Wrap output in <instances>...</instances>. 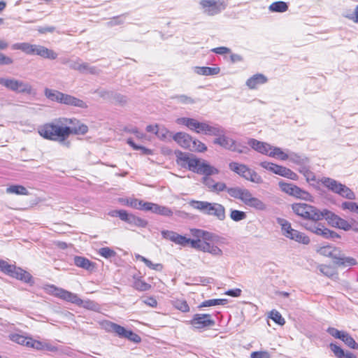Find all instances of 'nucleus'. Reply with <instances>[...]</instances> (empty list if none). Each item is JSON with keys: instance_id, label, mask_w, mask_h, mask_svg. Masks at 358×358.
<instances>
[{"instance_id": "obj_1", "label": "nucleus", "mask_w": 358, "mask_h": 358, "mask_svg": "<svg viewBox=\"0 0 358 358\" xmlns=\"http://www.w3.org/2000/svg\"><path fill=\"white\" fill-rule=\"evenodd\" d=\"M292 210L299 217L310 221L302 225L306 230L327 239L340 238L336 232L327 229L319 222L322 220L323 215L315 206L306 203H295L292 205Z\"/></svg>"}, {"instance_id": "obj_2", "label": "nucleus", "mask_w": 358, "mask_h": 358, "mask_svg": "<svg viewBox=\"0 0 358 358\" xmlns=\"http://www.w3.org/2000/svg\"><path fill=\"white\" fill-rule=\"evenodd\" d=\"M73 122L72 119L59 117L41 127L38 133L46 139L59 141L69 147L70 142L66 140L71 134H85L88 131L87 127L83 124L78 127H69V124Z\"/></svg>"}, {"instance_id": "obj_3", "label": "nucleus", "mask_w": 358, "mask_h": 358, "mask_svg": "<svg viewBox=\"0 0 358 358\" xmlns=\"http://www.w3.org/2000/svg\"><path fill=\"white\" fill-rule=\"evenodd\" d=\"M176 162L182 168L202 175H214L218 173V170L210 166L205 160H200L192 155L181 151H176Z\"/></svg>"}, {"instance_id": "obj_4", "label": "nucleus", "mask_w": 358, "mask_h": 358, "mask_svg": "<svg viewBox=\"0 0 358 358\" xmlns=\"http://www.w3.org/2000/svg\"><path fill=\"white\" fill-rule=\"evenodd\" d=\"M227 192L231 197L241 200L245 206L256 210L264 211L267 209L266 204L259 198L254 196L246 188L231 187L227 189Z\"/></svg>"}, {"instance_id": "obj_5", "label": "nucleus", "mask_w": 358, "mask_h": 358, "mask_svg": "<svg viewBox=\"0 0 358 358\" xmlns=\"http://www.w3.org/2000/svg\"><path fill=\"white\" fill-rule=\"evenodd\" d=\"M189 206L208 215L214 216L217 220L223 221L226 218L225 208L218 203L192 200Z\"/></svg>"}, {"instance_id": "obj_6", "label": "nucleus", "mask_w": 358, "mask_h": 358, "mask_svg": "<svg viewBox=\"0 0 358 358\" xmlns=\"http://www.w3.org/2000/svg\"><path fill=\"white\" fill-rule=\"evenodd\" d=\"M12 49L20 50L27 55H36L45 59H55L57 57V53L54 50L28 43H15L12 45Z\"/></svg>"}, {"instance_id": "obj_7", "label": "nucleus", "mask_w": 358, "mask_h": 358, "mask_svg": "<svg viewBox=\"0 0 358 358\" xmlns=\"http://www.w3.org/2000/svg\"><path fill=\"white\" fill-rule=\"evenodd\" d=\"M248 143L252 149L259 153L271 157H277L283 161L287 160V156L286 153L280 148L273 147L267 143L262 142L255 138L249 139Z\"/></svg>"}, {"instance_id": "obj_8", "label": "nucleus", "mask_w": 358, "mask_h": 358, "mask_svg": "<svg viewBox=\"0 0 358 358\" xmlns=\"http://www.w3.org/2000/svg\"><path fill=\"white\" fill-rule=\"evenodd\" d=\"M229 169L238 174L247 180L260 184L263 182L262 177L254 170L250 169L245 164L236 162H231L229 165Z\"/></svg>"}, {"instance_id": "obj_9", "label": "nucleus", "mask_w": 358, "mask_h": 358, "mask_svg": "<svg viewBox=\"0 0 358 358\" xmlns=\"http://www.w3.org/2000/svg\"><path fill=\"white\" fill-rule=\"evenodd\" d=\"M108 215L113 217H119L121 220L127 222L131 226L138 227H145L148 222L132 213H129L125 210H114L108 213Z\"/></svg>"}, {"instance_id": "obj_10", "label": "nucleus", "mask_w": 358, "mask_h": 358, "mask_svg": "<svg viewBox=\"0 0 358 358\" xmlns=\"http://www.w3.org/2000/svg\"><path fill=\"white\" fill-rule=\"evenodd\" d=\"M104 328L108 332H114L119 337L127 338L128 340L134 343H138L141 341V337L138 334H135L131 330H127L124 327L112 322H106L104 324Z\"/></svg>"}, {"instance_id": "obj_11", "label": "nucleus", "mask_w": 358, "mask_h": 358, "mask_svg": "<svg viewBox=\"0 0 358 358\" xmlns=\"http://www.w3.org/2000/svg\"><path fill=\"white\" fill-rule=\"evenodd\" d=\"M45 94L46 97L51 101H55L59 103L82 108L85 106V103L82 100L76 99L72 96L63 94L60 91H45Z\"/></svg>"}, {"instance_id": "obj_12", "label": "nucleus", "mask_w": 358, "mask_h": 358, "mask_svg": "<svg viewBox=\"0 0 358 358\" xmlns=\"http://www.w3.org/2000/svg\"><path fill=\"white\" fill-rule=\"evenodd\" d=\"M279 187L282 192L290 196L308 201H313V197L310 193L294 184L279 182Z\"/></svg>"}, {"instance_id": "obj_13", "label": "nucleus", "mask_w": 358, "mask_h": 358, "mask_svg": "<svg viewBox=\"0 0 358 358\" xmlns=\"http://www.w3.org/2000/svg\"><path fill=\"white\" fill-rule=\"evenodd\" d=\"M189 322L195 329L199 330L212 327L215 324L210 314H195Z\"/></svg>"}, {"instance_id": "obj_14", "label": "nucleus", "mask_w": 358, "mask_h": 358, "mask_svg": "<svg viewBox=\"0 0 358 358\" xmlns=\"http://www.w3.org/2000/svg\"><path fill=\"white\" fill-rule=\"evenodd\" d=\"M200 5L208 15H217L225 8V4L220 0H201Z\"/></svg>"}, {"instance_id": "obj_15", "label": "nucleus", "mask_w": 358, "mask_h": 358, "mask_svg": "<svg viewBox=\"0 0 358 358\" xmlns=\"http://www.w3.org/2000/svg\"><path fill=\"white\" fill-rule=\"evenodd\" d=\"M178 124H182L187 127L189 129L196 131L198 134H204L207 123L199 122L196 120L188 117H180L176 120Z\"/></svg>"}, {"instance_id": "obj_16", "label": "nucleus", "mask_w": 358, "mask_h": 358, "mask_svg": "<svg viewBox=\"0 0 358 358\" xmlns=\"http://www.w3.org/2000/svg\"><path fill=\"white\" fill-rule=\"evenodd\" d=\"M100 96L113 104L123 106L127 102V97L116 91H101Z\"/></svg>"}, {"instance_id": "obj_17", "label": "nucleus", "mask_w": 358, "mask_h": 358, "mask_svg": "<svg viewBox=\"0 0 358 358\" xmlns=\"http://www.w3.org/2000/svg\"><path fill=\"white\" fill-rule=\"evenodd\" d=\"M215 144H218L222 147L232 150L236 151L239 153H243V150L238 149L236 146V141L232 138L224 135L223 134H220L217 138L214 140Z\"/></svg>"}, {"instance_id": "obj_18", "label": "nucleus", "mask_w": 358, "mask_h": 358, "mask_svg": "<svg viewBox=\"0 0 358 358\" xmlns=\"http://www.w3.org/2000/svg\"><path fill=\"white\" fill-rule=\"evenodd\" d=\"M173 139L182 148L191 150L192 145L195 144V140L185 132H178L173 136Z\"/></svg>"}, {"instance_id": "obj_19", "label": "nucleus", "mask_w": 358, "mask_h": 358, "mask_svg": "<svg viewBox=\"0 0 358 358\" xmlns=\"http://www.w3.org/2000/svg\"><path fill=\"white\" fill-rule=\"evenodd\" d=\"M69 302H71L72 303H74L78 306L85 308L88 310H96L98 309V304L91 300H82L78 297V296L76 294L72 293L71 296L69 299Z\"/></svg>"}, {"instance_id": "obj_20", "label": "nucleus", "mask_w": 358, "mask_h": 358, "mask_svg": "<svg viewBox=\"0 0 358 358\" xmlns=\"http://www.w3.org/2000/svg\"><path fill=\"white\" fill-rule=\"evenodd\" d=\"M45 290L48 294L68 302L72 294V292L62 288L57 287L54 285H48L45 287Z\"/></svg>"}, {"instance_id": "obj_21", "label": "nucleus", "mask_w": 358, "mask_h": 358, "mask_svg": "<svg viewBox=\"0 0 358 358\" xmlns=\"http://www.w3.org/2000/svg\"><path fill=\"white\" fill-rule=\"evenodd\" d=\"M74 264L78 267L84 268L90 272L94 271L96 268V263L91 262L84 257L76 256L74 257Z\"/></svg>"}, {"instance_id": "obj_22", "label": "nucleus", "mask_w": 358, "mask_h": 358, "mask_svg": "<svg viewBox=\"0 0 358 358\" xmlns=\"http://www.w3.org/2000/svg\"><path fill=\"white\" fill-rule=\"evenodd\" d=\"M267 78L261 73H257L250 78L247 80V85L250 89L259 87L262 85L267 82Z\"/></svg>"}, {"instance_id": "obj_23", "label": "nucleus", "mask_w": 358, "mask_h": 358, "mask_svg": "<svg viewBox=\"0 0 358 358\" xmlns=\"http://www.w3.org/2000/svg\"><path fill=\"white\" fill-rule=\"evenodd\" d=\"M0 84L10 90H17L18 88L26 90L23 83L15 79L0 78Z\"/></svg>"}, {"instance_id": "obj_24", "label": "nucleus", "mask_w": 358, "mask_h": 358, "mask_svg": "<svg viewBox=\"0 0 358 358\" xmlns=\"http://www.w3.org/2000/svg\"><path fill=\"white\" fill-rule=\"evenodd\" d=\"M287 238L294 240L299 243L308 245L310 243V238L304 233L293 229L288 235Z\"/></svg>"}, {"instance_id": "obj_25", "label": "nucleus", "mask_w": 358, "mask_h": 358, "mask_svg": "<svg viewBox=\"0 0 358 358\" xmlns=\"http://www.w3.org/2000/svg\"><path fill=\"white\" fill-rule=\"evenodd\" d=\"M220 69L219 67L196 66L194 72L202 76H213L219 73Z\"/></svg>"}, {"instance_id": "obj_26", "label": "nucleus", "mask_w": 358, "mask_h": 358, "mask_svg": "<svg viewBox=\"0 0 358 358\" xmlns=\"http://www.w3.org/2000/svg\"><path fill=\"white\" fill-rule=\"evenodd\" d=\"M132 287L139 292H145L152 287L151 285L145 282L141 277L136 276H134Z\"/></svg>"}, {"instance_id": "obj_27", "label": "nucleus", "mask_w": 358, "mask_h": 358, "mask_svg": "<svg viewBox=\"0 0 358 358\" xmlns=\"http://www.w3.org/2000/svg\"><path fill=\"white\" fill-rule=\"evenodd\" d=\"M321 182L324 186L336 194L338 193L340 187H341V183L330 178H322L321 179Z\"/></svg>"}, {"instance_id": "obj_28", "label": "nucleus", "mask_w": 358, "mask_h": 358, "mask_svg": "<svg viewBox=\"0 0 358 358\" xmlns=\"http://www.w3.org/2000/svg\"><path fill=\"white\" fill-rule=\"evenodd\" d=\"M156 136L159 139L165 142H170L173 139L172 133L164 126L159 125Z\"/></svg>"}, {"instance_id": "obj_29", "label": "nucleus", "mask_w": 358, "mask_h": 358, "mask_svg": "<svg viewBox=\"0 0 358 358\" xmlns=\"http://www.w3.org/2000/svg\"><path fill=\"white\" fill-rule=\"evenodd\" d=\"M334 263L337 265L343 266H354L357 264L355 259L350 257H345L344 255H339L336 257Z\"/></svg>"}, {"instance_id": "obj_30", "label": "nucleus", "mask_w": 358, "mask_h": 358, "mask_svg": "<svg viewBox=\"0 0 358 358\" xmlns=\"http://www.w3.org/2000/svg\"><path fill=\"white\" fill-rule=\"evenodd\" d=\"M277 223L281 227L282 234L287 238L289 233L294 229L292 227L291 223L287 220L280 217L277 218Z\"/></svg>"}, {"instance_id": "obj_31", "label": "nucleus", "mask_w": 358, "mask_h": 358, "mask_svg": "<svg viewBox=\"0 0 358 358\" xmlns=\"http://www.w3.org/2000/svg\"><path fill=\"white\" fill-rule=\"evenodd\" d=\"M322 213V219L325 218L328 223L334 227H336V223L338 222L339 216L336 215L335 213L328 210H321Z\"/></svg>"}, {"instance_id": "obj_32", "label": "nucleus", "mask_w": 358, "mask_h": 358, "mask_svg": "<svg viewBox=\"0 0 358 358\" xmlns=\"http://www.w3.org/2000/svg\"><path fill=\"white\" fill-rule=\"evenodd\" d=\"M203 252H208L213 256L220 257L222 255V250L215 245H212L206 241L204 247H203Z\"/></svg>"}, {"instance_id": "obj_33", "label": "nucleus", "mask_w": 358, "mask_h": 358, "mask_svg": "<svg viewBox=\"0 0 358 358\" xmlns=\"http://www.w3.org/2000/svg\"><path fill=\"white\" fill-rule=\"evenodd\" d=\"M136 258L138 260L143 262L148 268L152 270L160 271L163 269V265L162 264H153L150 260L143 256L137 255H136Z\"/></svg>"}, {"instance_id": "obj_34", "label": "nucleus", "mask_w": 358, "mask_h": 358, "mask_svg": "<svg viewBox=\"0 0 358 358\" xmlns=\"http://www.w3.org/2000/svg\"><path fill=\"white\" fill-rule=\"evenodd\" d=\"M6 192L17 195H28L29 192L22 185H11L6 189Z\"/></svg>"}, {"instance_id": "obj_35", "label": "nucleus", "mask_w": 358, "mask_h": 358, "mask_svg": "<svg viewBox=\"0 0 358 358\" xmlns=\"http://www.w3.org/2000/svg\"><path fill=\"white\" fill-rule=\"evenodd\" d=\"M192 234L196 238V239L203 238L205 241H210L213 238L211 233L201 229H192Z\"/></svg>"}, {"instance_id": "obj_36", "label": "nucleus", "mask_w": 358, "mask_h": 358, "mask_svg": "<svg viewBox=\"0 0 358 358\" xmlns=\"http://www.w3.org/2000/svg\"><path fill=\"white\" fill-rule=\"evenodd\" d=\"M337 194L348 199H355V193L349 187L343 184H341V187H340Z\"/></svg>"}, {"instance_id": "obj_37", "label": "nucleus", "mask_w": 358, "mask_h": 358, "mask_svg": "<svg viewBox=\"0 0 358 358\" xmlns=\"http://www.w3.org/2000/svg\"><path fill=\"white\" fill-rule=\"evenodd\" d=\"M227 303V299H208L203 301L200 305L199 308L210 307L218 305H225Z\"/></svg>"}, {"instance_id": "obj_38", "label": "nucleus", "mask_w": 358, "mask_h": 358, "mask_svg": "<svg viewBox=\"0 0 358 358\" xmlns=\"http://www.w3.org/2000/svg\"><path fill=\"white\" fill-rule=\"evenodd\" d=\"M269 9L273 12L283 13L287 10L288 6L284 1H275L270 5Z\"/></svg>"}, {"instance_id": "obj_39", "label": "nucleus", "mask_w": 358, "mask_h": 358, "mask_svg": "<svg viewBox=\"0 0 358 358\" xmlns=\"http://www.w3.org/2000/svg\"><path fill=\"white\" fill-rule=\"evenodd\" d=\"M320 252L321 254H322L325 256L332 257L334 260H336V257H338V255L339 253V251L338 250V249H336L335 248H332L331 246H326V247L321 248L320 250Z\"/></svg>"}, {"instance_id": "obj_40", "label": "nucleus", "mask_w": 358, "mask_h": 358, "mask_svg": "<svg viewBox=\"0 0 358 358\" xmlns=\"http://www.w3.org/2000/svg\"><path fill=\"white\" fill-rule=\"evenodd\" d=\"M173 306L178 310L187 313L189 311V307L185 299H176L172 301Z\"/></svg>"}, {"instance_id": "obj_41", "label": "nucleus", "mask_w": 358, "mask_h": 358, "mask_svg": "<svg viewBox=\"0 0 358 358\" xmlns=\"http://www.w3.org/2000/svg\"><path fill=\"white\" fill-rule=\"evenodd\" d=\"M204 134L206 135L219 136L220 134H224V130L219 126H210L207 124Z\"/></svg>"}, {"instance_id": "obj_42", "label": "nucleus", "mask_w": 358, "mask_h": 358, "mask_svg": "<svg viewBox=\"0 0 358 358\" xmlns=\"http://www.w3.org/2000/svg\"><path fill=\"white\" fill-rule=\"evenodd\" d=\"M349 348L357 350L358 348V344L356 343L355 339L347 332H345L341 339Z\"/></svg>"}, {"instance_id": "obj_43", "label": "nucleus", "mask_w": 358, "mask_h": 358, "mask_svg": "<svg viewBox=\"0 0 358 358\" xmlns=\"http://www.w3.org/2000/svg\"><path fill=\"white\" fill-rule=\"evenodd\" d=\"M229 216L232 220H234L235 222H239V221L245 220L247 217V215L243 211L232 209L230 211Z\"/></svg>"}, {"instance_id": "obj_44", "label": "nucleus", "mask_w": 358, "mask_h": 358, "mask_svg": "<svg viewBox=\"0 0 358 358\" xmlns=\"http://www.w3.org/2000/svg\"><path fill=\"white\" fill-rule=\"evenodd\" d=\"M287 156V159H289L290 162L296 164H305L308 159L306 158H303L301 156L298 155L296 153H291L289 155L286 153Z\"/></svg>"}, {"instance_id": "obj_45", "label": "nucleus", "mask_w": 358, "mask_h": 358, "mask_svg": "<svg viewBox=\"0 0 358 358\" xmlns=\"http://www.w3.org/2000/svg\"><path fill=\"white\" fill-rule=\"evenodd\" d=\"M0 269L2 272L10 276L13 270L15 269V266L9 264L7 262L0 259Z\"/></svg>"}, {"instance_id": "obj_46", "label": "nucleus", "mask_w": 358, "mask_h": 358, "mask_svg": "<svg viewBox=\"0 0 358 358\" xmlns=\"http://www.w3.org/2000/svg\"><path fill=\"white\" fill-rule=\"evenodd\" d=\"M98 253L103 257L109 259L116 255V252L108 247L101 248Z\"/></svg>"}, {"instance_id": "obj_47", "label": "nucleus", "mask_w": 358, "mask_h": 358, "mask_svg": "<svg viewBox=\"0 0 358 358\" xmlns=\"http://www.w3.org/2000/svg\"><path fill=\"white\" fill-rule=\"evenodd\" d=\"M122 202L128 206H130L133 208L138 209L139 208H141L140 206V204L141 203V200L137 199H132V198H127L125 199H123Z\"/></svg>"}, {"instance_id": "obj_48", "label": "nucleus", "mask_w": 358, "mask_h": 358, "mask_svg": "<svg viewBox=\"0 0 358 358\" xmlns=\"http://www.w3.org/2000/svg\"><path fill=\"white\" fill-rule=\"evenodd\" d=\"M10 339L22 345L25 346V342L27 341L28 337L18 334H13L9 336Z\"/></svg>"}, {"instance_id": "obj_49", "label": "nucleus", "mask_w": 358, "mask_h": 358, "mask_svg": "<svg viewBox=\"0 0 358 358\" xmlns=\"http://www.w3.org/2000/svg\"><path fill=\"white\" fill-rule=\"evenodd\" d=\"M341 207L343 210H348L350 212L358 213V203L352 201H345Z\"/></svg>"}, {"instance_id": "obj_50", "label": "nucleus", "mask_w": 358, "mask_h": 358, "mask_svg": "<svg viewBox=\"0 0 358 358\" xmlns=\"http://www.w3.org/2000/svg\"><path fill=\"white\" fill-rule=\"evenodd\" d=\"M270 317L277 324L283 325L285 323V319L282 317L281 314L275 310H273L270 313Z\"/></svg>"}, {"instance_id": "obj_51", "label": "nucleus", "mask_w": 358, "mask_h": 358, "mask_svg": "<svg viewBox=\"0 0 358 358\" xmlns=\"http://www.w3.org/2000/svg\"><path fill=\"white\" fill-rule=\"evenodd\" d=\"M176 102L181 104H192L194 103V99L186 95H179L174 97Z\"/></svg>"}, {"instance_id": "obj_52", "label": "nucleus", "mask_w": 358, "mask_h": 358, "mask_svg": "<svg viewBox=\"0 0 358 358\" xmlns=\"http://www.w3.org/2000/svg\"><path fill=\"white\" fill-rule=\"evenodd\" d=\"M18 272H20V276L17 280H22L24 282L29 283L32 281V276L29 273L23 270V269H17Z\"/></svg>"}, {"instance_id": "obj_53", "label": "nucleus", "mask_w": 358, "mask_h": 358, "mask_svg": "<svg viewBox=\"0 0 358 358\" xmlns=\"http://www.w3.org/2000/svg\"><path fill=\"white\" fill-rule=\"evenodd\" d=\"M330 348L337 358H345V352L341 347L331 343Z\"/></svg>"}, {"instance_id": "obj_54", "label": "nucleus", "mask_w": 358, "mask_h": 358, "mask_svg": "<svg viewBox=\"0 0 358 358\" xmlns=\"http://www.w3.org/2000/svg\"><path fill=\"white\" fill-rule=\"evenodd\" d=\"M319 270L322 273H323L324 275H325L328 277H331L335 274L334 269L331 266H329L320 265L319 266Z\"/></svg>"}, {"instance_id": "obj_55", "label": "nucleus", "mask_w": 358, "mask_h": 358, "mask_svg": "<svg viewBox=\"0 0 358 358\" xmlns=\"http://www.w3.org/2000/svg\"><path fill=\"white\" fill-rule=\"evenodd\" d=\"M338 222L336 223V227L344 231H349L351 229V224L345 220L339 217Z\"/></svg>"}, {"instance_id": "obj_56", "label": "nucleus", "mask_w": 358, "mask_h": 358, "mask_svg": "<svg viewBox=\"0 0 358 358\" xmlns=\"http://www.w3.org/2000/svg\"><path fill=\"white\" fill-rule=\"evenodd\" d=\"M206 241L201 239H191L190 245L192 248L203 251V247H204Z\"/></svg>"}, {"instance_id": "obj_57", "label": "nucleus", "mask_w": 358, "mask_h": 358, "mask_svg": "<svg viewBox=\"0 0 358 358\" xmlns=\"http://www.w3.org/2000/svg\"><path fill=\"white\" fill-rule=\"evenodd\" d=\"M162 236L168 240H170L176 243V236H178V234L169 230H164L162 231Z\"/></svg>"}, {"instance_id": "obj_58", "label": "nucleus", "mask_w": 358, "mask_h": 358, "mask_svg": "<svg viewBox=\"0 0 358 358\" xmlns=\"http://www.w3.org/2000/svg\"><path fill=\"white\" fill-rule=\"evenodd\" d=\"M203 178V183L209 189L210 191L213 192L215 182L210 178V175H204Z\"/></svg>"}, {"instance_id": "obj_59", "label": "nucleus", "mask_w": 358, "mask_h": 358, "mask_svg": "<svg viewBox=\"0 0 358 358\" xmlns=\"http://www.w3.org/2000/svg\"><path fill=\"white\" fill-rule=\"evenodd\" d=\"M327 331L333 337L341 339L345 331H339L334 327H329Z\"/></svg>"}, {"instance_id": "obj_60", "label": "nucleus", "mask_w": 358, "mask_h": 358, "mask_svg": "<svg viewBox=\"0 0 358 358\" xmlns=\"http://www.w3.org/2000/svg\"><path fill=\"white\" fill-rule=\"evenodd\" d=\"M190 241L191 238H187L186 236L178 234V236H176V243L182 246H186L190 244Z\"/></svg>"}, {"instance_id": "obj_61", "label": "nucleus", "mask_w": 358, "mask_h": 358, "mask_svg": "<svg viewBox=\"0 0 358 358\" xmlns=\"http://www.w3.org/2000/svg\"><path fill=\"white\" fill-rule=\"evenodd\" d=\"M157 215L171 217L173 215V211L171 210V208L166 206L159 205Z\"/></svg>"}, {"instance_id": "obj_62", "label": "nucleus", "mask_w": 358, "mask_h": 358, "mask_svg": "<svg viewBox=\"0 0 358 358\" xmlns=\"http://www.w3.org/2000/svg\"><path fill=\"white\" fill-rule=\"evenodd\" d=\"M206 149H207V148L205 145V144H203V143H201L199 141L195 140V144L192 145V148L190 150L203 152V151L206 150Z\"/></svg>"}, {"instance_id": "obj_63", "label": "nucleus", "mask_w": 358, "mask_h": 358, "mask_svg": "<svg viewBox=\"0 0 358 358\" xmlns=\"http://www.w3.org/2000/svg\"><path fill=\"white\" fill-rule=\"evenodd\" d=\"M13 60L11 57L6 56L3 53L0 52V64L9 65L13 64Z\"/></svg>"}, {"instance_id": "obj_64", "label": "nucleus", "mask_w": 358, "mask_h": 358, "mask_svg": "<svg viewBox=\"0 0 358 358\" xmlns=\"http://www.w3.org/2000/svg\"><path fill=\"white\" fill-rule=\"evenodd\" d=\"M251 358H270V355L267 352H253L251 353Z\"/></svg>"}]
</instances>
